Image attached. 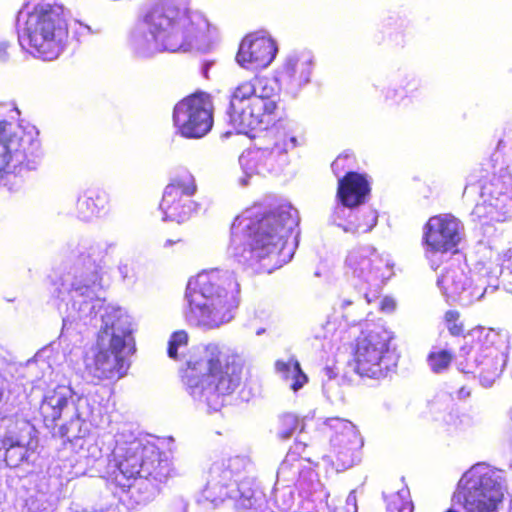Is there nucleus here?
Returning <instances> with one entry per match:
<instances>
[{
  "label": "nucleus",
  "mask_w": 512,
  "mask_h": 512,
  "mask_svg": "<svg viewBox=\"0 0 512 512\" xmlns=\"http://www.w3.org/2000/svg\"><path fill=\"white\" fill-rule=\"evenodd\" d=\"M69 36L68 16L62 5L39 3L27 13L20 44L31 55L56 59Z\"/></svg>",
  "instance_id": "20e7f679"
},
{
  "label": "nucleus",
  "mask_w": 512,
  "mask_h": 512,
  "mask_svg": "<svg viewBox=\"0 0 512 512\" xmlns=\"http://www.w3.org/2000/svg\"><path fill=\"white\" fill-rule=\"evenodd\" d=\"M326 425L330 430L329 434L331 438L333 436H340L339 444L343 448L359 449L362 447V440L350 422L341 420L339 418H333L329 419Z\"/></svg>",
  "instance_id": "a878e982"
},
{
  "label": "nucleus",
  "mask_w": 512,
  "mask_h": 512,
  "mask_svg": "<svg viewBox=\"0 0 512 512\" xmlns=\"http://www.w3.org/2000/svg\"><path fill=\"white\" fill-rule=\"evenodd\" d=\"M264 502L261 492L249 490L242 492L235 501V509L238 512H257Z\"/></svg>",
  "instance_id": "cd10ccee"
},
{
  "label": "nucleus",
  "mask_w": 512,
  "mask_h": 512,
  "mask_svg": "<svg viewBox=\"0 0 512 512\" xmlns=\"http://www.w3.org/2000/svg\"><path fill=\"white\" fill-rule=\"evenodd\" d=\"M453 359V352L446 349L431 351L427 355V363L434 373H441L447 370Z\"/></svg>",
  "instance_id": "c85d7f7f"
},
{
  "label": "nucleus",
  "mask_w": 512,
  "mask_h": 512,
  "mask_svg": "<svg viewBox=\"0 0 512 512\" xmlns=\"http://www.w3.org/2000/svg\"><path fill=\"white\" fill-rule=\"evenodd\" d=\"M213 103L205 92L192 93L176 103L173 109V124L186 138H201L213 126Z\"/></svg>",
  "instance_id": "9d476101"
},
{
  "label": "nucleus",
  "mask_w": 512,
  "mask_h": 512,
  "mask_svg": "<svg viewBox=\"0 0 512 512\" xmlns=\"http://www.w3.org/2000/svg\"><path fill=\"white\" fill-rule=\"evenodd\" d=\"M133 343V337L131 331L125 328L119 330H113L111 339L109 341V350L115 355H123V351L126 347Z\"/></svg>",
  "instance_id": "c756f323"
},
{
  "label": "nucleus",
  "mask_w": 512,
  "mask_h": 512,
  "mask_svg": "<svg viewBox=\"0 0 512 512\" xmlns=\"http://www.w3.org/2000/svg\"><path fill=\"white\" fill-rule=\"evenodd\" d=\"M181 240L180 239H176V240H167L165 245L168 246V245H172L174 243H178L180 242Z\"/></svg>",
  "instance_id": "a19ab883"
},
{
  "label": "nucleus",
  "mask_w": 512,
  "mask_h": 512,
  "mask_svg": "<svg viewBox=\"0 0 512 512\" xmlns=\"http://www.w3.org/2000/svg\"><path fill=\"white\" fill-rule=\"evenodd\" d=\"M27 423L18 419L10 418L7 424V434L2 438L1 444L4 448V462L10 468L19 467L28 459L26 446L21 441L20 431Z\"/></svg>",
  "instance_id": "5701e85b"
},
{
  "label": "nucleus",
  "mask_w": 512,
  "mask_h": 512,
  "mask_svg": "<svg viewBox=\"0 0 512 512\" xmlns=\"http://www.w3.org/2000/svg\"><path fill=\"white\" fill-rule=\"evenodd\" d=\"M212 29L203 14L161 0L145 12L130 32L129 40L136 50L150 54L187 52L206 41Z\"/></svg>",
  "instance_id": "f257e3e1"
},
{
  "label": "nucleus",
  "mask_w": 512,
  "mask_h": 512,
  "mask_svg": "<svg viewBox=\"0 0 512 512\" xmlns=\"http://www.w3.org/2000/svg\"><path fill=\"white\" fill-rule=\"evenodd\" d=\"M387 502V512H413V504L410 499L408 488L385 496Z\"/></svg>",
  "instance_id": "bb28decb"
},
{
  "label": "nucleus",
  "mask_w": 512,
  "mask_h": 512,
  "mask_svg": "<svg viewBox=\"0 0 512 512\" xmlns=\"http://www.w3.org/2000/svg\"><path fill=\"white\" fill-rule=\"evenodd\" d=\"M39 149L34 134L8 122L0 123V182L14 169L29 162Z\"/></svg>",
  "instance_id": "9b49d317"
},
{
  "label": "nucleus",
  "mask_w": 512,
  "mask_h": 512,
  "mask_svg": "<svg viewBox=\"0 0 512 512\" xmlns=\"http://www.w3.org/2000/svg\"><path fill=\"white\" fill-rule=\"evenodd\" d=\"M197 191L193 175L187 171L174 177L165 187L160 209L165 219L182 223L188 220L195 210L191 200Z\"/></svg>",
  "instance_id": "4468645a"
},
{
  "label": "nucleus",
  "mask_w": 512,
  "mask_h": 512,
  "mask_svg": "<svg viewBox=\"0 0 512 512\" xmlns=\"http://www.w3.org/2000/svg\"><path fill=\"white\" fill-rule=\"evenodd\" d=\"M370 192V182L365 174L349 171L338 181L337 197L345 207L354 208L362 205Z\"/></svg>",
  "instance_id": "aec40b11"
},
{
  "label": "nucleus",
  "mask_w": 512,
  "mask_h": 512,
  "mask_svg": "<svg viewBox=\"0 0 512 512\" xmlns=\"http://www.w3.org/2000/svg\"><path fill=\"white\" fill-rule=\"evenodd\" d=\"M454 498L466 512H497L504 498V481L494 469L474 465L459 481Z\"/></svg>",
  "instance_id": "6e6552de"
},
{
  "label": "nucleus",
  "mask_w": 512,
  "mask_h": 512,
  "mask_svg": "<svg viewBox=\"0 0 512 512\" xmlns=\"http://www.w3.org/2000/svg\"><path fill=\"white\" fill-rule=\"evenodd\" d=\"M446 512H458V511H456V510H455V509H453V508H449Z\"/></svg>",
  "instance_id": "37998d69"
},
{
  "label": "nucleus",
  "mask_w": 512,
  "mask_h": 512,
  "mask_svg": "<svg viewBox=\"0 0 512 512\" xmlns=\"http://www.w3.org/2000/svg\"><path fill=\"white\" fill-rule=\"evenodd\" d=\"M505 288H506L509 292H511V293H512V287H511V288H508V287H506V286H505Z\"/></svg>",
  "instance_id": "a18cd8bd"
},
{
  "label": "nucleus",
  "mask_w": 512,
  "mask_h": 512,
  "mask_svg": "<svg viewBox=\"0 0 512 512\" xmlns=\"http://www.w3.org/2000/svg\"><path fill=\"white\" fill-rule=\"evenodd\" d=\"M276 369L285 379H290L291 373L295 369H298V361L296 359H290L288 361L278 360L276 362Z\"/></svg>",
  "instance_id": "72a5a7b5"
},
{
  "label": "nucleus",
  "mask_w": 512,
  "mask_h": 512,
  "mask_svg": "<svg viewBox=\"0 0 512 512\" xmlns=\"http://www.w3.org/2000/svg\"><path fill=\"white\" fill-rule=\"evenodd\" d=\"M8 58V51L6 45L0 46V62H4Z\"/></svg>",
  "instance_id": "ea45409f"
},
{
  "label": "nucleus",
  "mask_w": 512,
  "mask_h": 512,
  "mask_svg": "<svg viewBox=\"0 0 512 512\" xmlns=\"http://www.w3.org/2000/svg\"><path fill=\"white\" fill-rule=\"evenodd\" d=\"M240 284L233 272L209 269L190 279L186 289L187 318L200 327H219L233 318L240 302Z\"/></svg>",
  "instance_id": "7ed1b4c3"
},
{
  "label": "nucleus",
  "mask_w": 512,
  "mask_h": 512,
  "mask_svg": "<svg viewBox=\"0 0 512 512\" xmlns=\"http://www.w3.org/2000/svg\"><path fill=\"white\" fill-rule=\"evenodd\" d=\"M287 230L283 214L277 212L257 219L237 216L231 224V235L235 240L243 238L242 256L251 265L276 253L284 243Z\"/></svg>",
  "instance_id": "39448f33"
},
{
  "label": "nucleus",
  "mask_w": 512,
  "mask_h": 512,
  "mask_svg": "<svg viewBox=\"0 0 512 512\" xmlns=\"http://www.w3.org/2000/svg\"><path fill=\"white\" fill-rule=\"evenodd\" d=\"M468 335L471 339L461 346L457 365L462 372L478 377L484 386H491L502 372L496 347L499 334L493 329L477 326Z\"/></svg>",
  "instance_id": "0eeeda50"
},
{
  "label": "nucleus",
  "mask_w": 512,
  "mask_h": 512,
  "mask_svg": "<svg viewBox=\"0 0 512 512\" xmlns=\"http://www.w3.org/2000/svg\"><path fill=\"white\" fill-rule=\"evenodd\" d=\"M347 265L353 277L365 282L383 281L390 271L387 261L375 250L351 254Z\"/></svg>",
  "instance_id": "a211bd4d"
},
{
  "label": "nucleus",
  "mask_w": 512,
  "mask_h": 512,
  "mask_svg": "<svg viewBox=\"0 0 512 512\" xmlns=\"http://www.w3.org/2000/svg\"><path fill=\"white\" fill-rule=\"evenodd\" d=\"M461 221L450 213L436 214L423 225L422 245L426 254L456 253L462 240Z\"/></svg>",
  "instance_id": "ddd939ff"
},
{
  "label": "nucleus",
  "mask_w": 512,
  "mask_h": 512,
  "mask_svg": "<svg viewBox=\"0 0 512 512\" xmlns=\"http://www.w3.org/2000/svg\"><path fill=\"white\" fill-rule=\"evenodd\" d=\"M503 265L512 273V248L507 249L502 256Z\"/></svg>",
  "instance_id": "c9c22d12"
},
{
  "label": "nucleus",
  "mask_w": 512,
  "mask_h": 512,
  "mask_svg": "<svg viewBox=\"0 0 512 512\" xmlns=\"http://www.w3.org/2000/svg\"><path fill=\"white\" fill-rule=\"evenodd\" d=\"M276 53L277 45L271 37L252 32L241 40L236 60L246 69L258 70L267 67Z\"/></svg>",
  "instance_id": "2eb2a0df"
},
{
  "label": "nucleus",
  "mask_w": 512,
  "mask_h": 512,
  "mask_svg": "<svg viewBox=\"0 0 512 512\" xmlns=\"http://www.w3.org/2000/svg\"><path fill=\"white\" fill-rule=\"evenodd\" d=\"M389 343L387 332L380 326L361 331L352 348L355 373L372 379L385 377L390 370Z\"/></svg>",
  "instance_id": "1a4fd4ad"
},
{
  "label": "nucleus",
  "mask_w": 512,
  "mask_h": 512,
  "mask_svg": "<svg viewBox=\"0 0 512 512\" xmlns=\"http://www.w3.org/2000/svg\"><path fill=\"white\" fill-rule=\"evenodd\" d=\"M290 378L292 379L291 388L294 391H297L300 388H302L308 381V378H307L306 374L302 371L299 362H298V369H295L294 372L291 373Z\"/></svg>",
  "instance_id": "f704fd0d"
},
{
  "label": "nucleus",
  "mask_w": 512,
  "mask_h": 512,
  "mask_svg": "<svg viewBox=\"0 0 512 512\" xmlns=\"http://www.w3.org/2000/svg\"><path fill=\"white\" fill-rule=\"evenodd\" d=\"M313 61L306 55L289 57L283 64L279 78L287 85L301 87L310 81Z\"/></svg>",
  "instance_id": "b1692460"
},
{
  "label": "nucleus",
  "mask_w": 512,
  "mask_h": 512,
  "mask_svg": "<svg viewBox=\"0 0 512 512\" xmlns=\"http://www.w3.org/2000/svg\"><path fill=\"white\" fill-rule=\"evenodd\" d=\"M481 197L482 202L475 205L472 214L485 222L503 221L512 202V174L507 169L494 173L482 183Z\"/></svg>",
  "instance_id": "f8f14e48"
},
{
  "label": "nucleus",
  "mask_w": 512,
  "mask_h": 512,
  "mask_svg": "<svg viewBox=\"0 0 512 512\" xmlns=\"http://www.w3.org/2000/svg\"><path fill=\"white\" fill-rule=\"evenodd\" d=\"M381 306H382V309H394L395 307V303L393 300L389 299V298H385L382 303H381Z\"/></svg>",
  "instance_id": "58836bf2"
},
{
  "label": "nucleus",
  "mask_w": 512,
  "mask_h": 512,
  "mask_svg": "<svg viewBox=\"0 0 512 512\" xmlns=\"http://www.w3.org/2000/svg\"><path fill=\"white\" fill-rule=\"evenodd\" d=\"M416 89H417V86H416V85H414L413 89H411V92H412V91H414V90H416Z\"/></svg>",
  "instance_id": "49530a36"
},
{
  "label": "nucleus",
  "mask_w": 512,
  "mask_h": 512,
  "mask_svg": "<svg viewBox=\"0 0 512 512\" xmlns=\"http://www.w3.org/2000/svg\"><path fill=\"white\" fill-rule=\"evenodd\" d=\"M243 363L238 354L219 343L196 349L180 371L192 396L219 397L234 393L242 382Z\"/></svg>",
  "instance_id": "f03ea898"
},
{
  "label": "nucleus",
  "mask_w": 512,
  "mask_h": 512,
  "mask_svg": "<svg viewBox=\"0 0 512 512\" xmlns=\"http://www.w3.org/2000/svg\"><path fill=\"white\" fill-rule=\"evenodd\" d=\"M351 303H352V302H351V301H349V300H348V301H345V302L343 303V306L350 305Z\"/></svg>",
  "instance_id": "79ce46f5"
},
{
  "label": "nucleus",
  "mask_w": 512,
  "mask_h": 512,
  "mask_svg": "<svg viewBox=\"0 0 512 512\" xmlns=\"http://www.w3.org/2000/svg\"><path fill=\"white\" fill-rule=\"evenodd\" d=\"M128 369L123 355H115L109 350L100 349L94 355L93 361L86 364L87 373L96 380H117L122 378Z\"/></svg>",
  "instance_id": "6ab92c4d"
},
{
  "label": "nucleus",
  "mask_w": 512,
  "mask_h": 512,
  "mask_svg": "<svg viewBox=\"0 0 512 512\" xmlns=\"http://www.w3.org/2000/svg\"><path fill=\"white\" fill-rule=\"evenodd\" d=\"M277 100L273 96L258 95L251 80L239 83L232 91L226 116L229 125L238 134L267 128L276 121Z\"/></svg>",
  "instance_id": "423d86ee"
},
{
  "label": "nucleus",
  "mask_w": 512,
  "mask_h": 512,
  "mask_svg": "<svg viewBox=\"0 0 512 512\" xmlns=\"http://www.w3.org/2000/svg\"><path fill=\"white\" fill-rule=\"evenodd\" d=\"M142 454L137 451L126 452L125 455L116 464L108 476L109 481L121 492L128 491L132 486V481L142 477L141 472H146L145 478H153L160 483L164 482L167 475L162 472H156L155 475L145 467Z\"/></svg>",
  "instance_id": "f3484780"
},
{
  "label": "nucleus",
  "mask_w": 512,
  "mask_h": 512,
  "mask_svg": "<svg viewBox=\"0 0 512 512\" xmlns=\"http://www.w3.org/2000/svg\"><path fill=\"white\" fill-rule=\"evenodd\" d=\"M189 342L188 333L185 330L173 332L168 340L167 354L173 360L179 359V349L186 348Z\"/></svg>",
  "instance_id": "7c9ffc66"
},
{
  "label": "nucleus",
  "mask_w": 512,
  "mask_h": 512,
  "mask_svg": "<svg viewBox=\"0 0 512 512\" xmlns=\"http://www.w3.org/2000/svg\"><path fill=\"white\" fill-rule=\"evenodd\" d=\"M273 146L265 148H256L247 152L241 158L243 166L254 174H261L273 167L274 154H281L287 151L285 136L274 133L271 135Z\"/></svg>",
  "instance_id": "412c9836"
},
{
  "label": "nucleus",
  "mask_w": 512,
  "mask_h": 512,
  "mask_svg": "<svg viewBox=\"0 0 512 512\" xmlns=\"http://www.w3.org/2000/svg\"><path fill=\"white\" fill-rule=\"evenodd\" d=\"M278 435L281 439L290 438L299 428L300 420L294 414H284L279 419Z\"/></svg>",
  "instance_id": "473e14b6"
},
{
  "label": "nucleus",
  "mask_w": 512,
  "mask_h": 512,
  "mask_svg": "<svg viewBox=\"0 0 512 512\" xmlns=\"http://www.w3.org/2000/svg\"><path fill=\"white\" fill-rule=\"evenodd\" d=\"M72 399L69 387L59 384L48 391L39 406L41 419L46 427L54 428Z\"/></svg>",
  "instance_id": "4be33fe9"
},
{
  "label": "nucleus",
  "mask_w": 512,
  "mask_h": 512,
  "mask_svg": "<svg viewBox=\"0 0 512 512\" xmlns=\"http://www.w3.org/2000/svg\"><path fill=\"white\" fill-rule=\"evenodd\" d=\"M460 318V313L456 310H448L444 314L445 326L449 334L453 337L469 336L468 333H465V325Z\"/></svg>",
  "instance_id": "2f4dec72"
},
{
  "label": "nucleus",
  "mask_w": 512,
  "mask_h": 512,
  "mask_svg": "<svg viewBox=\"0 0 512 512\" xmlns=\"http://www.w3.org/2000/svg\"><path fill=\"white\" fill-rule=\"evenodd\" d=\"M372 228V225H362L361 223H356L353 225L352 228H344L345 231H353V232H366L369 231Z\"/></svg>",
  "instance_id": "e433bc0d"
},
{
  "label": "nucleus",
  "mask_w": 512,
  "mask_h": 512,
  "mask_svg": "<svg viewBox=\"0 0 512 512\" xmlns=\"http://www.w3.org/2000/svg\"><path fill=\"white\" fill-rule=\"evenodd\" d=\"M334 512H344V509L343 508L336 509Z\"/></svg>",
  "instance_id": "c03bdc74"
},
{
  "label": "nucleus",
  "mask_w": 512,
  "mask_h": 512,
  "mask_svg": "<svg viewBox=\"0 0 512 512\" xmlns=\"http://www.w3.org/2000/svg\"><path fill=\"white\" fill-rule=\"evenodd\" d=\"M109 211L110 200L104 191H89L77 201L78 216L85 221L105 216Z\"/></svg>",
  "instance_id": "393cba45"
},
{
  "label": "nucleus",
  "mask_w": 512,
  "mask_h": 512,
  "mask_svg": "<svg viewBox=\"0 0 512 512\" xmlns=\"http://www.w3.org/2000/svg\"><path fill=\"white\" fill-rule=\"evenodd\" d=\"M447 300L466 306L479 300L484 295V288L474 285L459 267L447 269L438 279Z\"/></svg>",
  "instance_id": "dca6fc26"
},
{
  "label": "nucleus",
  "mask_w": 512,
  "mask_h": 512,
  "mask_svg": "<svg viewBox=\"0 0 512 512\" xmlns=\"http://www.w3.org/2000/svg\"><path fill=\"white\" fill-rule=\"evenodd\" d=\"M301 463L298 461V463H290L289 459H286L282 464V470L286 471L288 468H296L299 475L301 474L300 470Z\"/></svg>",
  "instance_id": "4c0bfd02"
}]
</instances>
